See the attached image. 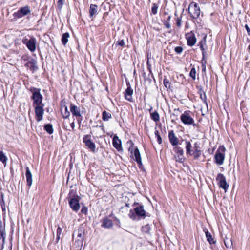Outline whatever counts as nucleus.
I'll return each instance as SVG.
<instances>
[{
	"mask_svg": "<svg viewBox=\"0 0 250 250\" xmlns=\"http://www.w3.org/2000/svg\"><path fill=\"white\" fill-rule=\"evenodd\" d=\"M84 235V232L82 228H80L74 231L73 239L74 242L73 248L75 250H81L83 244Z\"/></svg>",
	"mask_w": 250,
	"mask_h": 250,
	"instance_id": "obj_1",
	"label": "nucleus"
},
{
	"mask_svg": "<svg viewBox=\"0 0 250 250\" xmlns=\"http://www.w3.org/2000/svg\"><path fill=\"white\" fill-rule=\"evenodd\" d=\"M186 149L187 154L190 155H193L195 159H198L201 155V150L200 149L199 145L198 143H195L194 144V151L192 152L191 148L192 147L191 144L190 142L186 140Z\"/></svg>",
	"mask_w": 250,
	"mask_h": 250,
	"instance_id": "obj_2",
	"label": "nucleus"
},
{
	"mask_svg": "<svg viewBox=\"0 0 250 250\" xmlns=\"http://www.w3.org/2000/svg\"><path fill=\"white\" fill-rule=\"evenodd\" d=\"M41 89L35 87H31L30 91L32 93L31 99L33 100V105L43 104L42 103L43 97L40 92Z\"/></svg>",
	"mask_w": 250,
	"mask_h": 250,
	"instance_id": "obj_3",
	"label": "nucleus"
},
{
	"mask_svg": "<svg viewBox=\"0 0 250 250\" xmlns=\"http://www.w3.org/2000/svg\"><path fill=\"white\" fill-rule=\"evenodd\" d=\"M28 39L26 36H25L22 39V42L25 44L27 48L31 52L35 51L36 48V39L33 36H29Z\"/></svg>",
	"mask_w": 250,
	"mask_h": 250,
	"instance_id": "obj_4",
	"label": "nucleus"
},
{
	"mask_svg": "<svg viewBox=\"0 0 250 250\" xmlns=\"http://www.w3.org/2000/svg\"><path fill=\"white\" fill-rule=\"evenodd\" d=\"M188 12L192 19H197L200 15V8L198 4L195 2L190 3L188 6Z\"/></svg>",
	"mask_w": 250,
	"mask_h": 250,
	"instance_id": "obj_5",
	"label": "nucleus"
},
{
	"mask_svg": "<svg viewBox=\"0 0 250 250\" xmlns=\"http://www.w3.org/2000/svg\"><path fill=\"white\" fill-rule=\"evenodd\" d=\"M190 111L189 110L185 111L180 117L182 122L186 125H192L194 126H196L195 124L194 119L190 115Z\"/></svg>",
	"mask_w": 250,
	"mask_h": 250,
	"instance_id": "obj_6",
	"label": "nucleus"
},
{
	"mask_svg": "<svg viewBox=\"0 0 250 250\" xmlns=\"http://www.w3.org/2000/svg\"><path fill=\"white\" fill-rule=\"evenodd\" d=\"M225 150V148L224 146H220L218 150L216 151L214 159L216 163L219 165H221L223 164L224 159H225V154L224 153H222L220 151L224 152Z\"/></svg>",
	"mask_w": 250,
	"mask_h": 250,
	"instance_id": "obj_7",
	"label": "nucleus"
},
{
	"mask_svg": "<svg viewBox=\"0 0 250 250\" xmlns=\"http://www.w3.org/2000/svg\"><path fill=\"white\" fill-rule=\"evenodd\" d=\"M31 13L30 7L28 6L21 7L19 10L14 13L13 16L15 19L21 18Z\"/></svg>",
	"mask_w": 250,
	"mask_h": 250,
	"instance_id": "obj_8",
	"label": "nucleus"
},
{
	"mask_svg": "<svg viewBox=\"0 0 250 250\" xmlns=\"http://www.w3.org/2000/svg\"><path fill=\"white\" fill-rule=\"evenodd\" d=\"M216 180L218 182L219 187L226 191L229 188V185L226 182V178L224 175L223 174H218L216 177Z\"/></svg>",
	"mask_w": 250,
	"mask_h": 250,
	"instance_id": "obj_9",
	"label": "nucleus"
},
{
	"mask_svg": "<svg viewBox=\"0 0 250 250\" xmlns=\"http://www.w3.org/2000/svg\"><path fill=\"white\" fill-rule=\"evenodd\" d=\"M44 104L35 105V113L37 122H40L42 120L43 115L44 114L43 107Z\"/></svg>",
	"mask_w": 250,
	"mask_h": 250,
	"instance_id": "obj_10",
	"label": "nucleus"
},
{
	"mask_svg": "<svg viewBox=\"0 0 250 250\" xmlns=\"http://www.w3.org/2000/svg\"><path fill=\"white\" fill-rule=\"evenodd\" d=\"M186 38L187 40V44L189 46H193L196 42V38L194 33L191 31L186 34Z\"/></svg>",
	"mask_w": 250,
	"mask_h": 250,
	"instance_id": "obj_11",
	"label": "nucleus"
},
{
	"mask_svg": "<svg viewBox=\"0 0 250 250\" xmlns=\"http://www.w3.org/2000/svg\"><path fill=\"white\" fill-rule=\"evenodd\" d=\"M80 198H72L68 199L70 207L74 211H77L80 209Z\"/></svg>",
	"mask_w": 250,
	"mask_h": 250,
	"instance_id": "obj_12",
	"label": "nucleus"
},
{
	"mask_svg": "<svg viewBox=\"0 0 250 250\" xmlns=\"http://www.w3.org/2000/svg\"><path fill=\"white\" fill-rule=\"evenodd\" d=\"M83 141L85 146L89 148L91 151L94 152V143L91 140L90 135H85L83 138Z\"/></svg>",
	"mask_w": 250,
	"mask_h": 250,
	"instance_id": "obj_13",
	"label": "nucleus"
},
{
	"mask_svg": "<svg viewBox=\"0 0 250 250\" xmlns=\"http://www.w3.org/2000/svg\"><path fill=\"white\" fill-rule=\"evenodd\" d=\"M37 63V62L36 60L32 59L31 60L27 62L25 64V66L27 68L29 67L30 70L33 72L38 69Z\"/></svg>",
	"mask_w": 250,
	"mask_h": 250,
	"instance_id": "obj_14",
	"label": "nucleus"
},
{
	"mask_svg": "<svg viewBox=\"0 0 250 250\" xmlns=\"http://www.w3.org/2000/svg\"><path fill=\"white\" fill-rule=\"evenodd\" d=\"M127 87L125 89V97L126 100L128 101H132V94L133 93V90L132 88L131 87V86L129 83H127Z\"/></svg>",
	"mask_w": 250,
	"mask_h": 250,
	"instance_id": "obj_15",
	"label": "nucleus"
},
{
	"mask_svg": "<svg viewBox=\"0 0 250 250\" xmlns=\"http://www.w3.org/2000/svg\"><path fill=\"white\" fill-rule=\"evenodd\" d=\"M168 138L172 146H177L178 144V138L176 137L173 130H171L169 132Z\"/></svg>",
	"mask_w": 250,
	"mask_h": 250,
	"instance_id": "obj_16",
	"label": "nucleus"
},
{
	"mask_svg": "<svg viewBox=\"0 0 250 250\" xmlns=\"http://www.w3.org/2000/svg\"><path fill=\"white\" fill-rule=\"evenodd\" d=\"M76 186H71L70 187V190L68 195L67 199L72 198H80V196L77 193Z\"/></svg>",
	"mask_w": 250,
	"mask_h": 250,
	"instance_id": "obj_17",
	"label": "nucleus"
},
{
	"mask_svg": "<svg viewBox=\"0 0 250 250\" xmlns=\"http://www.w3.org/2000/svg\"><path fill=\"white\" fill-rule=\"evenodd\" d=\"M134 211L136 215L139 217H145L146 216V211L144 209V206L143 205H140L134 208Z\"/></svg>",
	"mask_w": 250,
	"mask_h": 250,
	"instance_id": "obj_18",
	"label": "nucleus"
},
{
	"mask_svg": "<svg viewBox=\"0 0 250 250\" xmlns=\"http://www.w3.org/2000/svg\"><path fill=\"white\" fill-rule=\"evenodd\" d=\"M133 155L135 158V161L138 164L139 167H140L142 166V159L140 155V151L137 147H136L134 149L133 152Z\"/></svg>",
	"mask_w": 250,
	"mask_h": 250,
	"instance_id": "obj_19",
	"label": "nucleus"
},
{
	"mask_svg": "<svg viewBox=\"0 0 250 250\" xmlns=\"http://www.w3.org/2000/svg\"><path fill=\"white\" fill-rule=\"evenodd\" d=\"M113 146L118 151L122 150L121 141L117 135H115L113 138Z\"/></svg>",
	"mask_w": 250,
	"mask_h": 250,
	"instance_id": "obj_20",
	"label": "nucleus"
},
{
	"mask_svg": "<svg viewBox=\"0 0 250 250\" xmlns=\"http://www.w3.org/2000/svg\"><path fill=\"white\" fill-rule=\"evenodd\" d=\"M206 37H205L200 42L198 45L200 46L201 50H202V61H203L205 59V54L206 52L205 51V46L206 45Z\"/></svg>",
	"mask_w": 250,
	"mask_h": 250,
	"instance_id": "obj_21",
	"label": "nucleus"
},
{
	"mask_svg": "<svg viewBox=\"0 0 250 250\" xmlns=\"http://www.w3.org/2000/svg\"><path fill=\"white\" fill-rule=\"evenodd\" d=\"M70 108V111L74 116H75L76 117H81V114L80 113V109L79 107H78V106H77L75 105H73V104H71Z\"/></svg>",
	"mask_w": 250,
	"mask_h": 250,
	"instance_id": "obj_22",
	"label": "nucleus"
},
{
	"mask_svg": "<svg viewBox=\"0 0 250 250\" xmlns=\"http://www.w3.org/2000/svg\"><path fill=\"white\" fill-rule=\"evenodd\" d=\"M26 178L27 181V185L28 186H31L32 184V173L28 167H26Z\"/></svg>",
	"mask_w": 250,
	"mask_h": 250,
	"instance_id": "obj_23",
	"label": "nucleus"
},
{
	"mask_svg": "<svg viewBox=\"0 0 250 250\" xmlns=\"http://www.w3.org/2000/svg\"><path fill=\"white\" fill-rule=\"evenodd\" d=\"M89 18L90 20H88V23L90 28H91L93 26V16L94 15V4H91L90 6L89 10Z\"/></svg>",
	"mask_w": 250,
	"mask_h": 250,
	"instance_id": "obj_24",
	"label": "nucleus"
},
{
	"mask_svg": "<svg viewBox=\"0 0 250 250\" xmlns=\"http://www.w3.org/2000/svg\"><path fill=\"white\" fill-rule=\"evenodd\" d=\"M61 113L64 118H67L70 116V112L68 110L67 107L65 105L62 107Z\"/></svg>",
	"mask_w": 250,
	"mask_h": 250,
	"instance_id": "obj_25",
	"label": "nucleus"
},
{
	"mask_svg": "<svg viewBox=\"0 0 250 250\" xmlns=\"http://www.w3.org/2000/svg\"><path fill=\"white\" fill-rule=\"evenodd\" d=\"M44 129L49 134H52L54 132L53 126L51 124H45L44 126Z\"/></svg>",
	"mask_w": 250,
	"mask_h": 250,
	"instance_id": "obj_26",
	"label": "nucleus"
},
{
	"mask_svg": "<svg viewBox=\"0 0 250 250\" xmlns=\"http://www.w3.org/2000/svg\"><path fill=\"white\" fill-rule=\"evenodd\" d=\"M150 117L152 120L156 122L160 120L159 114L156 111H155L154 112L150 113Z\"/></svg>",
	"mask_w": 250,
	"mask_h": 250,
	"instance_id": "obj_27",
	"label": "nucleus"
},
{
	"mask_svg": "<svg viewBox=\"0 0 250 250\" xmlns=\"http://www.w3.org/2000/svg\"><path fill=\"white\" fill-rule=\"evenodd\" d=\"M102 226L107 228H110L113 226L112 221L108 219H104Z\"/></svg>",
	"mask_w": 250,
	"mask_h": 250,
	"instance_id": "obj_28",
	"label": "nucleus"
},
{
	"mask_svg": "<svg viewBox=\"0 0 250 250\" xmlns=\"http://www.w3.org/2000/svg\"><path fill=\"white\" fill-rule=\"evenodd\" d=\"M69 37V33L65 32L63 34L62 38V43L64 45H65L66 44V43H67Z\"/></svg>",
	"mask_w": 250,
	"mask_h": 250,
	"instance_id": "obj_29",
	"label": "nucleus"
},
{
	"mask_svg": "<svg viewBox=\"0 0 250 250\" xmlns=\"http://www.w3.org/2000/svg\"><path fill=\"white\" fill-rule=\"evenodd\" d=\"M206 236L208 241L209 243L210 244L215 243L216 241L214 240V239L212 238L211 234L208 231L206 232Z\"/></svg>",
	"mask_w": 250,
	"mask_h": 250,
	"instance_id": "obj_30",
	"label": "nucleus"
},
{
	"mask_svg": "<svg viewBox=\"0 0 250 250\" xmlns=\"http://www.w3.org/2000/svg\"><path fill=\"white\" fill-rule=\"evenodd\" d=\"M86 177L88 181L93 185V171L92 169H89L88 170V171L86 173Z\"/></svg>",
	"mask_w": 250,
	"mask_h": 250,
	"instance_id": "obj_31",
	"label": "nucleus"
},
{
	"mask_svg": "<svg viewBox=\"0 0 250 250\" xmlns=\"http://www.w3.org/2000/svg\"><path fill=\"white\" fill-rule=\"evenodd\" d=\"M224 242L226 248H231L232 247V241L231 238H228L227 237H226L224 240Z\"/></svg>",
	"mask_w": 250,
	"mask_h": 250,
	"instance_id": "obj_32",
	"label": "nucleus"
},
{
	"mask_svg": "<svg viewBox=\"0 0 250 250\" xmlns=\"http://www.w3.org/2000/svg\"><path fill=\"white\" fill-rule=\"evenodd\" d=\"M111 118V114L105 111H104L102 113V119L104 121H108L109 119Z\"/></svg>",
	"mask_w": 250,
	"mask_h": 250,
	"instance_id": "obj_33",
	"label": "nucleus"
},
{
	"mask_svg": "<svg viewBox=\"0 0 250 250\" xmlns=\"http://www.w3.org/2000/svg\"><path fill=\"white\" fill-rule=\"evenodd\" d=\"M7 160V157L5 155L2 151H0V161L5 164L6 163Z\"/></svg>",
	"mask_w": 250,
	"mask_h": 250,
	"instance_id": "obj_34",
	"label": "nucleus"
},
{
	"mask_svg": "<svg viewBox=\"0 0 250 250\" xmlns=\"http://www.w3.org/2000/svg\"><path fill=\"white\" fill-rule=\"evenodd\" d=\"M174 151L177 155H183L184 151L183 149L179 146H175L173 148Z\"/></svg>",
	"mask_w": 250,
	"mask_h": 250,
	"instance_id": "obj_35",
	"label": "nucleus"
},
{
	"mask_svg": "<svg viewBox=\"0 0 250 250\" xmlns=\"http://www.w3.org/2000/svg\"><path fill=\"white\" fill-rule=\"evenodd\" d=\"M62 229L58 226L57 229V237H56V242L58 243L60 239L61 235L62 233Z\"/></svg>",
	"mask_w": 250,
	"mask_h": 250,
	"instance_id": "obj_36",
	"label": "nucleus"
},
{
	"mask_svg": "<svg viewBox=\"0 0 250 250\" xmlns=\"http://www.w3.org/2000/svg\"><path fill=\"white\" fill-rule=\"evenodd\" d=\"M200 98L201 100L207 104V101H206V96L205 93L203 91L202 88L200 89Z\"/></svg>",
	"mask_w": 250,
	"mask_h": 250,
	"instance_id": "obj_37",
	"label": "nucleus"
},
{
	"mask_svg": "<svg viewBox=\"0 0 250 250\" xmlns=\"http://www.w3.org/2000/svg\"><path fill=\"white\" fill-rule=\"evenodd\" d=\"M196 72L195 68L194 67L192 68L189 73V76L194 80L196 78Z\"/></svg>",
	"mask_w": 250,
	"mask_h": 250,
	"instance_id": "obj_38",
	"label": "nucleus"
},
{
	"mask_svg": "<svg viewBox=\"0 0 250 250\" xmlns=\"http://www.w3.org/2000/svg\"><path fill=\"white\" fill-rule=\"evenodd\" d=\"M175 158L176 161L180 163H183L185 160L183 155H177V156H175Z\"/></svg>",
	"mask_w": 250,
	"mask_h": 250,
	"instance_id": "obj_39",
	"label": "nucleus"
},
{
	"mask_svg": "<svg viewBox=\"0 0 250 250\" xmlns=\"http://www.w3.org/2000/svg\"><path fill=\"white\" fill-rule=\"evenodd\" d=\"M158 8V6L156 3H153L152 4V7L151 8V12L153 14L156 15L157 13V10Z\"/></svg>",
	"mask_w": 250,
	"mask_h": 250,
	"instance_id": "obj_40",
	"label": "nucleus"
},
{
	"mask_svg": "<svg viewBox=\"0 0 250 250\" xmlns=\"http://www.w3.org/2000/svg\"><path fill=\"white\" fill-rule=\"evenodd\" d=\"M0 204L1 207V208L3 211H5V207L4 205V202L3 200V195L2 194H1V199L0 200Z\"/></svg>",
	"mask_w": 250,
	"mask_h": 250,
	"instance_id": "obj_41",
	"label": "nucleus"
},
{
	"mask_svg": "<svg viewBox=\"0 0 250 250\" xmlns=\"http://www.w3.org/2000/svg\"><path fill=\"white\" fill-rule=\"evenodd\" d=\"M64 0H58L57 2V7L59 10L62 9V5L64 3Z\"/></svg>",
	"mask_w": 250,
	"mask_h": 250,
	"instance_id": "obj_42",
	"label": "nucleus"
},
{
	"mask_svg": "<svg viewBox=\"0 0 250 250\" xmlns=\"http://www.w3.org/2000/svg\"><path fill=\"white\" fill-rule=\"evenodd\" d=\"M5 230L0 231V240H5Z\"/></svg>",
	"mask_w": 250,
	"mask_h": 250,
	"instance_id": "obj_43",
	"label": "nucleus"
},
{
	"mask_svg": "<svg viewBox=\"0 0 250 250\" xmlns=\"http://www.w3.org/2000/svg\"><path fill=\"white\" fill-rule=\"evenodd\" d=\"M183 48L181 46H177L175 48V51L177 54H180L183 51Z\"/></svg>",
	"mask_w": 250,
	"mask_h": 250,
	"instance_id": "obj_44",
	"label": "nucleus"
},
{
	"mask_svg": "<svg viewBox=\"0 0 250 250\" xmlns=\"http://www.w3.org/2000/svg\"><path fill=\"white\" fill-rule=\"evenodd\" d=\"M181 16L180 17H178L176 20V25L179 27H181Z\"/></svg>",
	"mask_w": 250,
	"mask_h": 250,
	"instance_id": "obj_45",
	"label": "nucleus"
},
{
	"mask_svg": "<svg viewBox=\"0 0 250 250\" xmlns=\"http://www.w3.org/2000/svg\"><path fill=\"white\" fill-rule=\"evenodd\" d=\"M135 211H134L133 210H130L129 213V216L130 218L134 219L135 217Z\"/></svg>",
	"mask_w": 250,
	"mask_h": 250,
	"instance_id": "obj_46",
	"label": "nucleus"
},
{
	"mask_svg": "<svg viewBox=\"0 0 250 250\" xmlns=\"http://www.w3.org/2000/svg\"><path fill=\"white\" fill-rule=\"evenodd\" d=\"M164 84L166 87H170V83L169 81L167 79H164L163 81Z\"/></svg>",
	"mask_w": 250,
	"mask_h": 250,
	"instance_id": "obj_47",
	"label": "nucleus"
},
{
	"mask_svg": "<svg viewBox=\"0 0 250 250\" xmlns=\"http://www.w3.org/2000/svg\"><path fill=\"white\" fill-rule=\"evenodd\" d=\"M5 229V223H3L1 219H0V231L4 230Z\"/></svg>",
	"mask_w": 250,
	"mask_h": 250,
	"instance_id": "obj_48",
	"label": "nucleus"
},
{
	"mask_svg": "<svg viewBox=\"0 0 250 250\" xmlns=\"http://www.w3.org/2000/svg\"><path fill=\"white\" fill-rule=\"evenodd\" d=\"M5 240H0V250H3Z\"/></svg>",
	"mask_w": 250,
	"mask_h": 250,
	"instance_id": "obj_49",
	"label": "nucleus"
},
{
	"mask_svg": "<svg viewBox=\"0 0 250 250\" xmlns=\"http://www.w3.org/2000/svg\"><path fill=\"white\" fill-rule=\"evenodd\" d=\"M129 143L131 144V146L130 147H129L128 150H129V151H131V153L132 154L133 153L132 151H133V143L132 141H131V140H130L128 142V143Z\"/></svg>",
	"mask_w": 250,
	"mask_h": 250,
	"instance_id": "obj_50",
	"label": "nucleus"
},
{
	"mask_svg": "<svg viewBox=\"0 0 250 250\" xmlns=\"http://www.w3.org/2000/svg\"><path fill=\"white\" fill-rule=\"evenodd\" d=\"M118 45L121 46H124L125 45V42L123 40H119L117 42Z\"/></svg>",
	"mask_w": 250,
	"mask_h": 250,
	"instance_id": "obj_51",
	"label": "nucleus"
},
{
	"mask_svg": "<svg viewBox=\"0 0 250 250\" xmlns=\"http://www.w3.org/2000/svg\"><path fill=\"white\" fill-rule=\"evenodd\" d=\"M164 25L166 26V28L169 29L171 27V24L168 21H165L164 22Z\"/></svg>",
	"mask_w": 250,
	"mask_h": 250,
	"instance_id": "obj_52",
	"label": "nucleus"
},
{
	"mask_svg": "<svg viewBox=\"0 0 250 250\" xmlns=\"http://www.w3.org/2000/svg\"><path fill=\"white\" fill-rule=\"evenodd\" d=\"M245 28L247 30V34L249 36H250V28L249 27V26L247 24H246L245 26Z\"/></svg>",
	"mask_w": 250,
	"mask_h": 250,
	"instance_id": "obj_53",
	"label": "nucleus"
},
{
	"mask_svg": "<svg viewBox=\"0 0 250 250\" xmlns=\"http://www.w3.org/2000/svg\"><path fill=\"white\" fill-rule=\"evenodd\" d=\"M87 212V208L85 207H83L81 209V212L83 214H86Z\"/></svg>",
	"mask_w": 250,
	"mask_h": 250,
	"instance_id": "obj_54",
	"label": "nucleus"
},
{
	"mask_svg": "<svg viewBox=\"0 0 250 250\" xmlns=\"http://www.w3.org/2000/svg\"><path fill=\"white\" fill-rule=\"evenodd\" d=\"M149 227L148 225H146L144 227H143V230L144 231L147 232L149 229Z\"/></svg>",
	"mask_w": 250,
	"mask_h": 250,
	"instance_id": "obj_55",
	"label": "nucleus"
},
{
	"mask_svg": "<svg viewBox=\"0 0 250 250\" xmlns=\"http://www.w3.org/2000/svg\"><path fill=\"white\" fill-rule=\"evenodd\" d=\"M156 138H157V142L159 144H161L162 143V138L160 136V135H158V136H156Z\"/></svg>",
	"mask_w": 250,
	"mask_h": 250,
	"instance_id": "obj_56",
	"label": "nucleus"
},
{
	"mask_svg": "<svg viewBox=\"0 0 250 250\" xmlns=\"http://www.w3.org/2000/svg\"><path fill=\"white\" fill-rule=\"evenodd\" d=\"M202 70L203 71H205V70H206V66H205L206 62H205V64H203V62H202Z\"/></svg>",
	"mask_w": 250,
	"mask_h": 250,
	"instance_id": "obj_57",
	"label": "nucleus"
},
{
	"mask_svg": "<svg viewBox=\"0 0 250 250\" xmlns=\"http://www.w3.org/2000/svg\"><path fill=\"white\" fill-rule=\"evenodd\" d=\"M171 19V16L168 15L167 18V20L165 21H168L169 22V21Z\"/></svg>",
	"mask_w": 250,
	"mask_h": 250,
	"instance_id": "obj_58",
	"label": "nucleus"
},
{
	"mask_svg": "<svg viewBox=\"0 0 250 250\" xmlns=\"http://www.w3.org/2000/svg\"><path fill=\"white\" fill-rule=\"evenodd\" d=\"M70 126L72 127V128L73 129H74V128H75V123H74V122L71 123V124H70Z\"/></svg>",
	"mask_w": 250,
	"mask_h": 250,
	"instance_id": "obj_59",
	"label": "nucleus"
},
{
	"mask_svg": "<svg viewBox=\"0 0 250 250\" xmlns=\"http://www.w3.org/2000/svg\"><path fill=\"white\" fill-rule=\"evenodd\" d=\"M154 133H155V135L156 137L158 136V135H160L159 134V131L158 130H156L155 131Z\"/></svg>",
	"mask_w": 250,
	"mask_h": 250,
	"instance_id": "obj_60",
	"label": "nucleus"
},
{
	"mask_svg": "<svg viewBox=\"0 0 250 250\" xmlns=\"http://www.w3.org/2000/svg\"><path fill=\"white\" fill-rule=\"evenodd\" d=\"M139 204L138 203H134L133 204V206H135L136 205H138Z\"/></svg>",
	"mask_w": 250,
	"mask_h": 250,
	"instance_id": "obj_61",
	"label": "nucleus"
},
{
	"mask_svg": "<svg viewBox=\"0 0 250 250\" xmlns=\"http://www.w3.org/2000/svg\"><path fill=\"white\" fill-rule=\"evenodd\" d=\"M249 50H250V45H249Z\"/></svg>",
	"mask_w": 250,
	"mask_h": 250,
	"instance_id": "obj_62",
	"label": "nucleus"
},
{
	"mask_svg": "<svg viewBox=\"0 0 250 250\" xmlns=\"http://www.w3.org/2000/svg\"><path fill=\"white\" fill-rule=\"evenodd\" d=\"M152 109V107H151L150 108V109H149V112H151V111Z\"/></svg>",
	"mask_w": 250,
	"mask_h": 250,
	"instance_id": "obj_63",
	"label": "nucleus"
},
{
	"mask_svg": "<svg viewBox=\"0 0 250 250\" xmlns=\"http://www.w3.org/2000/svg\"><path fill=\"white\" fill-rule=\"evenodd\" d=\"M11 249H12V244H11V246H10V250H11Z\"/></svg>",
	"mask_w": 250,
	"mask_h": 250,
	"instance_id": "obj_64",
	"label": "nucleus"
}]
</instances>
